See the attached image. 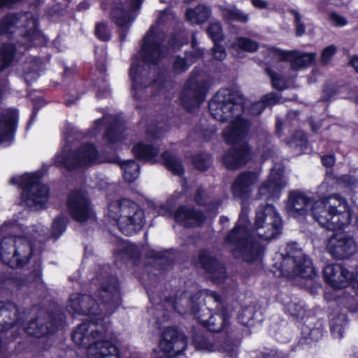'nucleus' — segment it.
Wrapping results in <instances>:
<instances>
[{"label": "nucleus", "instance_id": "nucleus-1", "mask_svg": "<svg viewBox=\"0 0 358 358\" xmlns=\"http://www.w3.org/2000/svg\"><path fill=\"white\" fill-rule=\"evenodd\" d=\"M242 103L243 98L238 92L228 88L219 90L209 102L210 113L215 120L229 121V125L223 131V137L233 148L224 154L222 161L231 169L245 164L250 159L249 148L243 141L248 124L240 117L243 111Z\"/></svg>", "mask_w": 358, "mask_h": 358}, {"label": "nucleus", "instance_id": "nucleus-2", "mask_svg": "<svg viewBox=\"0 0 358 358\" xmlns=\"http://www.w3.org/2000/svg\"><path fill=\"white\" fill-rule=\"evenodd\" d=\"M334 178L327 176L319 186L320 198L314 200L306 194L292 192L288 198L287 208L293 216L310 213L322 227L329 230H340L349 224L353 215L346 200L338 194L324 196L334 188Z\"/></svg>", "mask_w": 358, "mask_h": 358}, {"label": "nucleus", "instance_id": "nucleus-3", "mask_svg": "<svg viewBox=\"0 0 358 358\" xmlns=\"http://www.w3.org/2000/svg\"><path fill=\"white\" fill-rule=\"evenodd\" d=\"M248 210L242 207L238 221L225 240L233 255L245 262L258 259L263 253V246L253 241L256 234L263 240H271L281 233L282 221L272 205L259 206L256 213L252 237L248 229Z\"/></svg>", "mask_w": 358, "mask_h": 358}, {"label": "nucleus", "instance_id": "nucleus-4", "mask_svg": "<svg viewBox=\"0 0 358 358\" xmlns=\"http://www.w3.org/2000/svg\"><path fill=\"white\" fill-rule=\"evenodd\" d=\"M101 299L100 304L90 295L72 294L67 306L68 311L71 314L85 315L98 317L94 322H86L78 325L72 333L73 342L80 346L87 347L99 338H106V331L101 329L103 327L99 323L103 318L112 314L120 304L121 299L119 286L116 279L110 280L107 286H102L99 296Z\"/></svg>", "mask_w": 358, "mask_h": 358}, {"label": "nucleus", "instance_id": "nucleus-5", "mask_svg": "<svg viewBox=\"0 0 358 358\" xmlns=\"http://www.w3.org/2000/svg\"><path fill=\"white\" fill-rule=\"evenodd\" d=\"M177 299L174 302L168 299L163 306L166 310H175L180 314H194L201 324L210 331L219 332L227 329L229 324L227 310L220 303L221 298L215 292L202 290L190 300L186 296Z\"/></svg>", "mask_w": 358, "mask_h": 358}, {"label": "nucleus", "instance_id": "nucleus-6", "mask_svg": "<svg viewBox=\"0 0 358 358\" xmlns=\"http://www.w3.org/2000/svg\"><path fill=\"white\" fill-rule=\"evenodd\" d=\"M164 34H157L156 28L151 27L143 39L142 50L137 53L132 61L130 69V78L132 88L137 93L141 88L150 86L152 89L162 91L165 87L164 75H158L157 78L150 82L154 76L151 71H155V64L164 57V48L161 41Z\"/></svg>", "mask_w": 358, "mask_h": 358}, {"label": "nucleus", "instance_id": "nucleus-7", "mask_svg": "<svg viewBox=\"0 0 358 358\" xmlns=\"http://www.w3.org/2000/svg\"><path fill=\"white\" fill-rule=\"evenodd\" d=\"M22 224L6 222L1 228V234L3 237L0 245V258L10 267H21L28 262L31 256L36 255L39 252L36 245L31 244L27 239L29 237L17 236L22 230Z\"/></svg>", "mask_w": 358, "mask_h": 358}, {"label": "nucleus", "instance_id": "nucleus-8", "mask_svg": "<svg viewBox=\"0 0 358 358\" xmlns=\"http://www.w3.org/2000/svg\"><path fill=\"white\" fill-rule=\"evenodd\" d=\"M106 217L109 222L116 225L127 236L136 234L145 224L143 210L136 203L127 199L111 202Z\"/></svg>", "mask_w": 358, "mask_h": 358}, {"label": "nucleus", "instance_id": "nucleus-9", "mask_svg": "<svg viewBox=\"0 0 358 358\" xmlns=\"http://www.w3.org/2000/svg\"><path fill=\"white\" fill-rule=\"evenodd\" d=\"M17 33L22 36L19 43L26 48L38 45L45 41L42 33L37 29V20L30 13L8 15L0 22V36Z\"/></svg>", "mask_w": 358, "mask_h": 358}, {"label": "nucleus", "instance_id": "nucleus-10", "mask_svg": "<svg viewBox=\"0 0 358 358\" xmlns=\"http://www.w3.org/2000/svg\"><path fill=\"white\" fill-rule=\"evenodd\" d=\"M41 170L13 177L10 182L22 189V204L31 210L43 208L48 200V188L41 182Z\"/></svg>", "mask_w": 358, "mask_h": 358}, {"label": "nucleus", "instance_id": "nucleus-11", "mask_svg": "<svg viewBox=\"0 0 358 358\" xmlns=\"http://www.w3.org/2000/svg\"><path fill=\"white\" fill-rule=\"evenodd\" d=\"M105 162H114L115 160L102 157L96 147L91 143L83 144L73 152H69L66 146L54 158L56 166L69 170L77 166H87Z\"/></svg>", "mask_w": 358, "mask_h": 358}, {"label": "nucleus", "instance_id": "nucleus-12", "mask_svg": "<svg viewBox=\"0 0 358 358\" xmlns=\"http://www.w3.org/2000/svg\"><path fill=\"white\" fill-rule=\"evenodd\" d=\"M274 266L279 270V275L289 278L299 275L311 278L316 274L312 261L299 250L285 257L282 255V262H275Z\"/></svg>", "mask_w": 358, "mask_h": 358}, {"label": "nucleus", "instance_id": "nucleus-13", "mask_svg": "<svg viewBox=\"0 0 358 358\" xmlns=\"http://www.w3.org/2000/svg\"><path fill=\"white\" fill-rule=\"evenodd\" d=\"M209 88L208 81L200 75L192 74L180 94L182 106L188 111L198 108L203 102Z\"/></svg>", "mask_w": 358, "mask_h": 358}, {"label": "nucleus", "instance_id": "nucleus-14", "mask_svg": "<svg viewBox=\"0 0 358 358\" xmlns=\"http://www.w3.org/2000/svg\"><path fill=\"white\" fill-rule=\"evenodd\" d=\"M187 345V338L183 333L175 328H166L159 342L163 355L155 358H176L186 349Z\"/></svg>", "mask_w": 358, "mask_h": 358}, {"label": "nucleus", "instance_id": "nucleus-15", "mask_svg": "<svg viewBox=\"0 0 358 358\" xmlns=\"http://www.w3.org/2000/svg\"><path fill=\"white\" fill-rule=\"evenodd\" d=\"M324 275L327 282L332 287L341 289L351 285L358 295V267L355 276H353L341 264H328L324 268Z\"/></svg>", "mask_w": 358, "mask_h": 358}, {"label": "nucleus", "instance_id": "nucleus-16", "mask_svg": "<svg viewBox=\"0 0 358 358\" xmlns=\"http://www.w3.org/2000/svg\"><path fill=\"white\" fill-rule=\"evenodd\" d=\"M266 58L268 63L287 60L290 62L293 69H298L311 64L316 58V54L299 51L285 52L280 49L270 48L266 50Z\"/></svg>", "mask_w": 358, "mask_h": 358}, {"label": "nucleus", "instance_id": "nucleus-17", "mask_svg": "<svg viewBox=\"0 0 358 358\" xmlns=\"http://www.w3.org/2000/svg\"><path fill=\"white\" fill-rule=\"evenodd\" d=\"M67 207L70 215L77 222H83L95 218L90 202L83 192H72L69 196Z\"/></svg>", "mask_w": 358, "mask_h": 358}, {"label": "nucleus", "instance_id": "nucleus-18", "mask_svg": "<svg viewBox=\"0 0 358 358\" xmlns=\"http://www.w3.org/2000/svg\"><path fill=\"white\" fill-rule=\"evenodd\" d=\"M287 185V179L281 168L274 167L266 180L259 187L258 199H278L282 189Z\"/></svg>", "mask_w": 358, "mask_h": 358}, {"label": "nucleus", "instance_id": "nucleus-19", "mask_svg": "<svg viewBox=\"0 0 358 358\" xmlns=\"http://www.w3.org/2000/svg\"><path fill=\"white\" fill-rule=\"evenodd\" d=\"M330 254L335 258H347L357 251L354 239L344 232H337L329 241L327 245Z\"/></svg>", "mask_w": 358, "mask_h": 358}, {"label": "nucleus", "instance_id": "nucleus-20", "mask_svg": "<svg viewBox=\"0 0 358 358\" xmlns=\"http://www.w3.org/2000/svg\"><path fill=\"white\" fill-rule=\"evenodd\" d=\"M259 174L256 171H244L234 180L231 193L236 199H245L251 196L253 186L258 181Z\"/></svg>", "mask_w": 358, "mask_h": 358}, {"label": "nucleus", "instance_id": "nucleus-21", "mask_svg": "<svg viewBox=\"0 0 358 358\" xmlns=\"http://www.w3.org/2000/svg\"><path fill=\"white\" fill-rule=\"evenodd\" d=\"M87 358H120L117 348L111 342L99 338L88 346Z\"/></svg>", "mask_w": 358, "mask_h": 358}, {"label": "nucleus", "instance_id": "nucleus-22", "mask_svg": "<svg viewBox=\"0 0 358 358\" xmlns=\"http://www.w3.org/2000/svg\"><path fill=\"white\" fill-rule=\"evenodd\" d=\"M199 261L203 268L209 273L213 281L220 284L226 278L224 266L217 259H213L208 252L203 251L199 255Z\"/></svg>", "mask_w": 358, "mask_h": 358}, {"label": "nucleus", "instance_id": "nucleus-23", "mask_svg": "<svg viewBox=\"0 0 358 358\" xmlns=\"http://www.w3.org/2000/svg\"><path fill=\"white\" fill-rule=\"evenodd\" d=\"M143 0H129V3L125 8H115L111 12V17L116 24L126 28L134 20L135 11L140 8Z\"/></svg>", "mask_w": 358, "mask_h": 358}, {"label": "nucleus", "instance_id": "nucleus-24", "mask_svg": "<svg viewBox=\"0 0 358 358\" xmlns=\"http://www.w3.org/2000/svg\"><path fill=\"white\" fill-rule=\"evenodd\" d=\"M175 220L185 227H195L204 221L205 216L193 208L182 206L176 211Z\"/></svg>", "mask_w": 358, "mask_h": 358}, {"label": "nucleus", "instance_id": "nucleus-25", "mask_svg": "<svg viewBox=\"0 0 358 358\" xmlns=\"http://www.w3.org/2000/svg\"><path fill=\"white\" fill-rule=\"evenodd\" d=\"M132 151L134 155L140 159L151 162L152 163L157 162L155 157L159 150L153 145L140 142L134 145Z\"/></svg>", "mask_w": 358, "mask_h": 358}, {"label": "nucleus", "instance_id": "nucleus-26", "mask_svg": "<svg viewBox=\"0 0 358 358\" xmlns=\"http://www.w3.org/2000/svg\"><path fill=\"white\" fill-rule=\"evenodd\" d=\"M58 328L54 321L49 322V325L44 326L41 319L38 318L36 320L31 321L26 328L27 334L40 337L48 334H52L55 329Z\"/></svg>", "mask_w": 358, "mask_h": 358}, {"label": "nucleus", "instance_id": "nucleus-27", "mask_svg": "<svg viewBox=\"0 0 358 358\" xmlns=\"http://www.w3.org/2000/svg\"><path fill=\"white\" fill-rule=\"evenodd\" d=\"M222 17L227 20L247 22L249 20V15L234 6H219Z\"/></svg>", "mask_w": 358, "mask_h": 358}, {"label": "nucleus", "instance_id": "nucleus-28", "mask_svg": "<svg viewBox=\"0 0 358 358\" xmlns=\"http://www.w3.org/2000/svg\"><path fill=\"white\" fill-rule=\"evenodd\" d=\"M280 102V97L275 93H269L262 97L259 102L253 103L249 109L250 113L259 115L267 106H271Z\"/></svg>", "mask_w": 358, "mask_h": 358}, {"label": "nucleus", "instance_id": "nucleus-29", "mask_svg": "<svg viewBox=\"0 0 358 358\" xmlns=\"http://www.w3.org/2000/svg\"><path fill=\"white\" fill-rule=\"evenodd\" d=\"M210 13V10L207 6L200 5L194 9H188L186 17L192 24H201L208 20Z\"/></svg>", "mask_w": 358, "mask_h": 358}, {"label": "nucleus", "instance_id": "nucleus-30", "mask_svg": "<svg viewBox=\"0 0 358 358\" xmlns=\"http://www.w3.org/2000/svg\"><path fill=\"white\" fill-rule=\"evenodd\" d=\"M115 123L106 131V139L110 143H115L123 139V131L124 130L123 122L121 120L113 119Z\"/></svg>", "mask_w": 358, "mask_h": 358}, {"label": "nucleus", "instance_id": "nucleus-31", "mask_svg": "<svg viewBox=\"0 0 358 358\" xmlns=\"http://www.w3.org/2000/svg\"><path fill=\"white\" fill-rule=\"evenodd\" d=\"M202 52L199 50L192 53L187 54L185 58L177 57L173 64V71L176 73H180L186 71L190 65H192L196 58L200 57Z\"/></svg>", "mask_w": 358, "mask_h": 358}, {"label": "nucleus", "instance_id": "nucleus-32", "mask_svg": "<svg viewBox=\"0 0 358 358\" xmlns=\"http://www.w3.org/2000/svg\"><path fill=\"white\" fill-rule=\"evenodd\" d=\"M125 180L133 182L139 175V166L134 160H127L120 164Z\"/></svg>", "mask_w": 358, "mask_h": 358}, {"label": "nucleus", "instance_id": "nucleus-33", "mask_svg": "<svg viewBox=\"0 0 358 358\" xmlns=\"http://www.w3.org/2000/svg\"><path fill=\"white\" fill-rule=\"evenodd\" d=\"M162 160L166 166L174 174L181 175L183 173V167L180 162L166 152L161 156Z\"/></svg>", "mask_w": 358, "mask_h": 358}, {"label": "nucleus", "instance_id": "nucleus-34", "mask_svg": "<svg viewBox=\"0 0 358 358\" xmlns=\"http://www.w3.org/2000/svg\"><path fill=\"white\" fill-rule=\"evenodd\" d=\"M232 50H241L247 52H254L258 48L257 43L248 38H238L236 43L231 45Z\"/></svg>", "mask_w": 358, "mask_h": 358}, {"label": "nucleus", "instance_id": "nucleus-35", "mask_svg": "<svg viewBox=\"0 0 358 358\" xmlns=\"http://www.w3.org/2000/svg\"><path fill=\"white\" fill-rule=\"evenodd\" d=\"M14 48L12 45H3L0 51V70L8 66L12 62Z\"/></svg>", "mask_w": 358, "mask_h": 358}, {"label": "nucleus", "instance_id": "nucleus-36", "mask_svg": "<svg viewBox=\"0 0 358 358\" xmlns=\"http://www.w3.org/2000/svg\"><path fill=\"white\" fill-rule=\"evenodd\" d=\"M41 62L37 58H35L31 64L26 63L24 66V79L27 82H30L36 80L38 75L37 71L40 69Z\"/></svg>", "mask_w": 358, "mask_h": 358}, {"label": "nucleus", "instance_id": "nucleus-37", "mask_svg": "<svg viewBox=\"0 0 358 358\" xmlns=\"http://www.w3.org/2000/svg\"><path fill=\"white\" fill-rule=\"evenodd\" d=\"M345 324V315H341L336 319H331V329L334 337L338 338L343 337V328Z\"/></svg>", "mask_w": 358, "mask_h": 358}, {"label": "nucleus", "instance_id": "nucleus-38", "mask_svg": "<svg viewBox=\"0 0 358 358\" xmlns=\"http://www.w3.org/2000/svg\"><path fill=\"white\" fill-rule=\"evenodd\" d=\"M67 220L64 216H59L52 223L50 236L53 238H58L65 231Z\"/></svg>", "mask_w": 358, "mask_h": 358}, {"label": "nucleus", "instance_id": "nucleus-39", "mask_svg": "<svg viewBox=\"0 0 358 358\" xmlns=\"http://www.w3.org/2000/svg\"><path fill=\"white\" fill-rule=\"evenodd\" d=\"M266 71L271 78L272 85L274 88L279 90H283L287 87V81L285 78H282L281 75L278 74L270 68H267Z\"/></svg>", "mask_w": 358, "mask_h": 358}, {"label": "nucleus", "instance_id": "nucleus-40", "mask_svg": "<svg viewBox=\"0 0 358 358\" xmlns=\"http://www.w3.org/2000/svg\"><path fill=\"white\" fill-rule=\"evenodd\" d=\"M254 315L255 307L250 306L241 309L238 314V320L245 326H252L254 324Z\"/></svg>", "mask_w": 358, "mask_h": 358}, {"label": "nucleus", "instance_id": "nucleus-41", "mask_svg": "<svg viewBox=\"0 0 358 358\" xmlns=\"http://www.w3.org/2000/svg\"><path fill=\"white\" fill-rule=\"evenodd\" d=\"M192 162L196 168L204 171L210 165V157L207 154H201L194 157Z\"/></svg>", "mask_w": 358, "mask_h": 358}, {"label": "nucleus", "instance_id": "nucleus-42", "mask_svg": "<svg viewBox=\"0 0 358 358\" xmlns=\"http://www.w3.org/2000/svg\"><path fill=\"white\" fill-rule=\"evenodd\" d=\"M289 144L291 147L299 148V151L302 152L307 145V140L303 133L299 131L292 138Z\"/></svg>", "mask_w": 358, "mask_h": 358}, {"label": "nucleus", "instance_id": "nucleus-43", "mask_svg": "<svg viewBox=\"0 0 358 358\" xmlns=\"http://www.w3.org/2000/svg\"><path fill=\"white\" fill-rule=\"evenodd\" d=\"M208 34L214 43H218L222 38V28L219 23L211 24L208 29Z\"/></svg>", "mask_w": 358, "mask_h": 358}, {"label": "nucleus", "instance_id": "nucleus-44", "mask_svg": "<svg viewBox=\"0 0 358 358\" xmlns=\"http://www.w3.org/2000/svg\"><path fill=\"white\" fill-rule=\"evenodd\" d=\"M294 18V23L296 26V34L297 36H303L306 32V27L301 21V16L299 12L295 10H290Z\"/></svg>", "mask_w": 358, "mask_h": 358}, {"label": "nucleus", "instance_id": "nucleus-45", "mask_svg": "<svg viewBox=\"0 0 358 358\" xmlns=\"http://www.w3.org/2000/svg\"><path fill=\"white\" fill-rule=\"evenodd\" d=\"M206 192L204 189H199L196 195H195V201L199 204V205H206L207 203H209L212 206L211 208H210V210L212 211V213L214 214L215 213V212L214 211V208H217V204L216 203V205H215L213 203V201L212 200H210V201H208L209 199H205V200H203V196H206Z\"/></svg>", "mask_w": 358, "mask_h": 358}, {"label": "nucleus", "instance_id": "nucleus-46", "mask_svg": "<svg viewBox=\"0 0 358 358\" xmlns=\"http://www.w3.org/2000/svg\"><path fill=\"white\" fill-rule=\"evenodd\" d=\"M95 33L100 40L107 41L110 38L109 28L104 23H99L96 25Z\"/></svg>", "mask_w": 358, "mask_h": 358}, {"label": "nucleus", "instance_id": "nucleus-47", "mask_svg": "<svg viewBox=\"0 0 358 358\" xmlns=\"http://www.w3.org/2000/svg\"><path fill=\"white\" fill-rule=\"evenodd\" d=\"M336 47L334 45H331L325 48L322 52V63L324 64H328L336 52Z\"/></svg>", "mask_w": 358, "mask_h": 358}, {"label": "nucleus", "instance_id": "nucleus-48", "mask_svg": "<svg viewBox=\"0 0 358 358\" xmlns=\"http://www.w3.org/2000/svg\"><path fill=\"white\" fill-rule=\"evenodd\" d=\"M329 21L336 27H343L348 24L347 20L343 16L335 12L329 14Z\"/></svg>", "mask_w": 358, "mask_h": 358}, {"label": "nucleus", "instance_id": "nucleus-49", "mask_svg": "<svg viewBox=\"0 0 358 358\" xmlns=\"http://www.w3.org/2000/svg\"><path fill=\"white\" fill-rule=\"evenodd\" d=\"M33 234L31 236L34 238H38L39 242H42L45 240V231L43 226L38 224L32 227Z\"/></svg>", "mask_w": 358, "mask_h": 358}, {"label": "nucleus", "instance_id": "nucleus-50", "mask_svg": "<svg viewBox=\"0 0 358 358\" xmlns=\"http://www.w3.org/2000/svg\"><path fill=\"white\" fill-rule=\"evenodd\" d=\"M213 56L216 59L223 60L226 57V52L222 46L220 45L218 43H214L213 49Z\"/></svg>", "mask_w": 358, "mask_h": 358}, {"label": "nucleus", "instance_id": "nucleus-51", "mask_svg": "<svg viewBox=\"0 0 358 358\" xmlns=\"http://www.w3.org/2000/svg\"><path fill=\"white\" fill-rule=\"evenodd\" d=\"M338 184L346 185V186H354L357 180L352 178L350 176H343L337 180Z\"/></svg>", "mask_w": 358, "mask_h": 358}, {"label": "nucleus", "instance_id": "nucleus-52", "mask_svg": "<svg viewBox=\"0 0 358 358\" xmlns=\"http://www.w3.org/2000/svg\"><path fill=\"white\" fill-rule=\"evenodd\" d=\"M10 309V310L13 311L14 313H17V310L15 304L10 303V302H2L0 301V310L2 312L7 313L8 310Z\"/></svg>", "mask_w": 358, "mask_h": 358}, {"label": "nucleus", "instance_id": "nucleus-53", "mask_svg": "<svg viewBox=\"0 0 358 358\" xmlns=\"http://www.w3.org/2000/svg\"><path fill=\"white\" fill-rule=\"evenodd\" d=\"M112 119H113L112 117L104 116L103 118L96 120L94 122V130L95 131L100 130L101 127H102L103 125V124H105V122L110 121Z\"/></svg>", "mask_w": 358, "mask_h": 358}, {"label": "nucleus", "instance_id": "nucleus-54", "mask_svg": "<svg viewBox=\"0 0 358 358\" xmlns=\"http://www.w3.org/2000/svg\"><path fill=\"white\" fill-rule=\"evenodd\" d=\"M322 162L324 166L331 167L335 163V158L333 155L324 156L322 157Z\"/></svg>", "mask_w": 358, "mask_h": 358}, {"label": "nucleus", "instance_id": "nucleus-55", "mask_svg": "<svg viewBox=\"0 0 358 358\" xmlns=\"http://www.w3.org/2000/svg\"><path fill=\"white\" fill-rule=\"evenodd\" d=\"M252 4L257 8L264 9L268 6L266 1L264 0H251Z\"/></svg>", "mask_w": 358, "mask_h": 358}, {"label": "nucleus", "instance_id": "nucleus-56", "mask_svg": "<svg viewBox=\"0 0 358 358\" xmlns=\"http://www.w3.org/2000/svg\"><path fill=\"white\" fill-rule=\"evenodd\" d=\"M264 358H287L286 355L283 354L281 352H277L275 350H272L267 357Z\"/></svg>", "mask_w": 358, "mask_h": 358}, {"label": "nucleus", "instance_id": "nucleus-57", "mask_svg": "<svg viewBox=\"0 0 358 358\" xmlns=\"http://www.w3.org/2000/svg\"><path fill=\"white\" fill-rule=\"evenodd\" d=\"M322 336L321 331L318 329H313L310 331V336L312 339H317Z\"/></svg>", "mask_w": 358, "mask_h": 358}, {"label": "nucleus", "instance_id": "nucleus-58", "mask_svg": "<svg viewBox=\"0 0 358 358\" xmlns=\"http://www.w3.org/2000/svg\"><path fill=\"white\" fill-rule=\"evenodd\" d=\"M350 65L355 69L358 73V57H353L350 61Z\"/></svg>", "mask_w": 358, "mask_h": 358}, {"label": "nucleus", "instance_id": "nucleus-59", "mask_svg": "<svg viewBox=\"0 0 358 358\" xmlns=\"http://www.w3.org/2000/svg\"><path fill=\"white\" fill-rule=\"evenodd\" d=\"M208 345V343L204 341L203 343H195V346L197 349H202V350H212L211 349L208 348V347L207 346Z\"/></svg>", "mask_w": 358, "mask_h": 358}, {"label": "nucleus", "instance_id": "nucleus-60", "mask_svg": "<svg viewBox=\"0 0 358 358\" xmlns=\"http://www.w3.org/2000/svg\"><path fill=\"white\" fill-rule=\"evenodd\" d=\"M226 350L228 352V353H229V356H230L231 358H232L233 357L236 356L237 352H236V350L235 348H232L230 351H229L228 350Z\"/></svg>", "mask_w": 358, "mask_h": 358}, {"label": "nucleus", "instance_id": "nucleus-61", "mask_svg": "<svg viewBox=\"0 0 358 358\" xmlns=\"http://www.w3.org/2000/svg\"><path fill=\"white\" fill-rule=\"evenodd\" d=\"M65 103L66 105L71 106L75 103V100H71L69 97L66 96L65 99Z\"/></svg>", "mask_w": 358, "mask_h": 358}, {"label": "nucleus", "instance_id": "nucleus-62", "mask_svg": "<svg viewBox=\"0 0 358 358\" xmlns=\"http://www.w3.org/2000/svg\"><path fill=\"white\" fill-rule=\"evenodd\" d=\"M220 221H221L222 222H228V219H227V217H222L220 218Z\"/></svg>", "mask_w": 358, "mask_h": 358}, {"label": "nucleus", "instance_id": "nucleus-63", "mask_svg": "<svg viewBox=\"0 0 358 358\" xmlns=\"http://www.w3.org/2000/svg\"><path fill=\"white\" fill-rule=\"evenodd\" d=\"M169 45L171 46V47H177L176 45V42L175 41H169Z\"/></svg>", "mask_w": 358, "mask_h": 358}, {"label": "nucleus", "instance_id": "nucleus-64", "mask_svg": "<svg viewBox=\"0 0 358 358\" xmlns=\"http://www.w3.org/2000/svg\"><path fill=\"white\" fill-rule=\"evenodd\" d=\"M280 122L278 120L277 122V124H276V129H277V132L279 133L280 132Z\"/></svg>", "mask_w": 358, "mask_h": 358}]
</instances>
